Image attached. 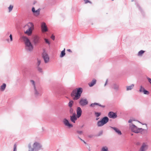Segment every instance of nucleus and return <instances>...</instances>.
Listing matches in <instances>:
<instances>
[{
	"instance_id": "obj_1",
	"label": "nucleus",
	"mask_w": 151,
	"mask_h": 151,
	"mask_svg": "<svg viewBox=\"0 0 151 151\" xmlns=\"http://www.w3.org/2000/svg\"><path fill=\"white\" fill-rule=\"evenodd\" d=\"M20 39L22 40L24 42L26 49L29 51H32L33 47L28 38L26 36H22L20 37Z\"/></svg>"
},
{
	"instance_id": "obj_2",
	"label": "nucleus",
	"mask_w": 151,
	"mask_h": 151,
	"mask_svg": "<svg viewBox=\"0 0 151 151\" xmlns=\"http://www.w3.org/2000/svg\"><path fill=\"white\" fill-rule=\"evenodd\" d=\"M83 92L81 88H76L73 90L71 94V96L74 100H77L79 99Z\"/></svg>"
},
{
	"instance_id": "obj_3",
	"label": "nucleus",
	"mask_w": 151,
	"mask_h": 151,
	"mask_svg": "<svg viewBox=\"0 0 151 151\" xmlns=\"http://www.w3.org/2000/svg\"><path fill=\"white\" fill-rule=\"evenodd\" d=\"M24 27L25 29H26L24 32V33L29 36L31 35L34 29L33 24L31 22L28 23Z\"/></svg>"
},
{
	"instance_id": "obj_4",
	"label": "nucleus",
	"mask_w": 151,
	"mask_h": 151,
	"mask_svg": "<svg viewBox=\"0 0 151 151\" xmlns=\"http://www.w3.org/2000/svg\"><path fill=\"white\" fill-rule=\"evenodd\" d=\"M129 128L133 132L136 133H138L143 131V129L141 128H137L135 125L132 124H130Z\"/></svg>"
},
{
	"instance_id": "obj_5",
	"label": "nucleus",
	"mask_w": 151,
	"mask_h": 151,
	"mask_svg": "<svg viewBox=\"0 0 151 151\" xmlns=\"http://www.w3.org/2000/svg\"><path fill=\"white\" fill-rule=\"evenodd\" d=\"M108 121V118L107 117H105L103 118L101 121L98 122L97 125L99 127L102 126L107 122Z\"/></svg>"
},
{
	"instance_id": "obj_6",
	"label": "nucleus",
	"mask_w": 151,
	"mask_h": 151,
	"mask_svg": "<svg viewBox=\"0 0 151 151\" xmlns=\"http://www.w3.org/2000/svg\"><path fill=\"white\" fill-rule=\"evenodd\" d=\"M33 148H32L31 145H29V151H33L34 149H40L41 147V146L38 143L35 142L33 144Z\"/></svg>"
},
{
	"instance_id": "obj_7",
	"label": "nucleus",
	"mask_w": 151,
	"mask_h": 151,
	"mask_svg": "<svg viewBox=\"0 0 151 151\" xmlns=\"http://www.w3.org/2000/svg\"><path fill=\"white\" fill-rule=\"evenodd\" d=\"M79 104L82 106H84L88 103V102L87 100L85 99H81L79 101Z\"/></svg>"
},
{
	"instance_id": "obj_8",
	"label": "nucleus",
	"mask_w": 151,
	"mask_h": 151,
	"mask_svg": "<svg viewBox=\"0 0 151 151\" xmlns=\"http://www.w3.org/2000/svg\"><path fill=\"white\" fill-rule=\"evenodd\" d=\"M41 27L42 32H45L47 31V28L45 22H42L41 24Z\"/></svg>"
},
{
	"instance_id": "obj_9",
	"label": "nucleus",
	"mask_w": 151,
	"mask_h": 151,
	"mask_svg": "<svg viewBox=\"0 0 151 151\" xmlns=\"http://www.w3.org/2000/svg\"><path fill=\"white\" fill-rule=\"evenodd\" d=\"M32 10L35 16H37L39 15L40 11V9H39L35 11V8L34 7H33L32 8Z\"/></svg>"
},
{
	"instance_id": "obj_10",
	"label": "nucleus",
	"mask_w": 151,
	"mask_h": 151,
	"mask_svg": "<svg viewBox=\"0 0 151 151\" xmlns=\"http://www.w3.org/2000/svg\"><path fill=\"white\" fill-rule=\"evenodd\" d=\"M33 42L35 45H36L39 42V37L37 35H35L33 37Z\"/></svg>"
},
{
	"instance_id": "obj_11",
	"label": "nucleus",
	"mask_w": 151,
	"mask_h": 151,
	"mask_svg": "<svg viewBox=\"0 0 151 151\" xmlns=\"http://www.w3.org/2000/svg\"><path fill=\"white\" fill-rule=\"evenodd\" d=\"M63 121L64 123L65 126L68 127L69 128L73 127L72 125L70 124L69 121L66 119H64Z\"/></svg>"
},
{
	"instance_id": "obj_12",
	"label": "nucleus",
	"mask_w": 151,
	"mask_h": 151,
	"mask_svg": "<svg viewBox=\"0 0 151 151\" xmlns=\"http://www.w3.org/2000/svg\"><path fill=\"white\" fill-rule=\"evenodd\" d=\"M108 116L110 118L114 119L117 117V115L116 113L113 112H110L108 114Z\"/></svg>"
},
{
	"instance_id": "obj_13",
	"label": "nucleus",
	"mask_w": 151,
	"mask_h": 151,
	"mask_svg": "<svg viewBox=\"0 0 151 151\" xmlns=\"http://www.w3.org/2000/svg\"><path fill=\"white\" fill-rule=\"evenodd\" d=\"M43 57L44 60L45 62L46 63L49 61V57L47 54L45 53L44 52L43 54Z\"/></svg>"
},
{
	"instance_id": "obj_14",
	"label": "nucleus",
	"mask_w": 151,
	"mask_h": 151,
	"mask_svg": "<svg viewBox=\"0 0 151 151\" xmlns=\"http://www.w3.org/2000/svg\"><path fill=\"white\" fill-rule=\"evenodd\" d=\"M77 118L75 113H73L72 116H70V119L71 121L75 123V121L77 120Z\"/></svg>"
},
{
	"instance_id": "obj_15",
	"label": "nucleus",
	"mask_w": 151,
	"mask_h": 151,
	"mask_svg": "<svg viewBox=\"0 0 151 151\" xmlns=\"http://www.w3.org/2000/svg\"><path fill=\"white\" fill-rule=\"evenodd\" d=\"M76 112L77 117L78 118L81 116L82 113V110L80 107L77 108Z\"/></svg>"
},
{
	"instance_id": "obj_16",
	"label": "nucleus",
	"mask_w": 151,
	"mask_h": 151,
	"mask_svg": "<svg viewBox=\"0 0 151 151\" xmlns=\"http://www.w3.org/2000/svg\"><path fill=\"white\" fill-rule=\"evenodd\" d=\"M139 91L141 92H143L145 94H149V92L145 90L144 88H143L142 86L140 87Z\"/></svg>"
},
{
	"instance_id": "obj_17",
	"label": "nucleus",
	"mask_w": 151,
	"mask_h": 151,
	"mask_svg": "<svg viewBox=\"0 0 151 151\" xmlns=\"http://www.w3.org/2000/svg\"><path fill=\"white\" fill-rule=\"evenodd\" d=\"M147 148V146L145 144H143L139 151H145Z\"/></svg>"
},
{
	"instance_id": "obj_18",
	"label": "nucleus",
	"mask_w": 151,
	"mask_h": 151,
	"mask_svg": "<svg viewBox=\"0 0 151 151\" xmlns=\"http://www.w3.org/2000/svg\"><path fill=\"white\" fill-rule=\"evenodd\" d=\"M111 128L113 129L119 135H121L122 134V133L121 131L118 128L114 127H112Z\"/></svg>"
},
{
	"instance_id": "obj_19",
	"label": "nucleus",
	"mask_w": 151,
	"mask_h": 151,
	"mask_svg": "<svg viewBox=\"0 0 151 151\" xmlns=\"http://www.w3.org/2000/svg\"><path fill=\"white\" fill-rule=\"evenodd\" d=\"M95 106H100L104 107V106L101 105L100 104H99V103H92L90 105V106L92 107H94Z\"/></svg>"
},
{
	"instance_id": "obj_20",
	"label": "nucleus",
	"mask_w": 151,
	"mask_h": 151,
	"mask_svg": "<svg viewBox=\"0 0 151 151\" xmlns=\"http://www.w3.org/2000/svg\"><path fill=\"white\" fill-rule=\"evenodd\" d=\"M96 82V80L95 79H93L92 81L89 83V85L90 86H93L94 84H95Z\"/></svg>"
},
{
	"instance_id": "obj_21",
	"label": "nucleus",
	"mask_w": 151,
	"mask_h": 151,
	"mask_svg": "<svg viewBox=\"0 0 151 151\" xmlns=\"http://www.w3.org/2000/svg\"><path fill=\"white\" fill-rule=\"evenodd\" d=\"M6 87V84L5 83H3L2 85L0 87V90L1 91H4Z\"/></svg>"
},
{
	"instance_id": "obj_22",
	"label": "nucleus",
	"mask_w": 151,
	"mask_h": 151,
	"mask_svg": "<svg viewBox=\"0 0 151 151\" xmlns=\"http://www.w3.org/2000/svg\"><path fill=\"white\" fill-rule=\"evenodd\" d=\"M134 86V85L133 84H132L131 86H127V91L131 90L132 89Z\"/></svg>"
},
{
	"instance_id": "obj_23",
	"label": "nucleus",
	"mask_w": 151,
	"mask_h": 151,
	"mask_svg": "<svg viewBox=\"0 0 151 151\" xmlns=\"http://www.w3.org/2000/svg\"><path fill=\"white\" fill-rule=\"evenodd\" d=\"M65 49L64 48L63 50L61 51L60 55V57H63L65 55Z\"/></svg>"
},
{
	"instance_id": "obj_24",
	"label": "nucleus",
	"mask_w": 151,
	"mask_h": 151,
	"mask_svg": "<svg viewBox=\"0 0 151 151\" xmlns=\"http://www.w3.org/2000/svg\"><path fill=\"white\" fill-rule=\"evenodd\" d=\"M119 87V86L116 84H114L113 86V88L116 90L118 89Z\"/></svg>"
},
{
	"instance_id": "obj_25",
	"label": "nucleus",
	"mask_w": 151,
	"mask_h": 151,
	"mask_svg": "<svg viewBox=\"0 0 151 151\" xmlns=\"http://www.w3.org/2000/svg\"><path fill=\"white\" fill-rule=\"evenodd\" d=\"M145 51H143L142 50H141L140 51H139L138 53V56H141L142 55L144 52Z\"/></svg>"
},
{
	"instance_id": "obj_26",
	"label": "nucleus",
	"mask_w": 151,
	"mask_h": 151,
	"mask_svg": "<svg viewBox=\"0 0 151 151\" xmlns=\"http://www.w3.org/2000/svg\"><path fill=\"white\" fill-rule=\"evenodd\" d=\"M73 101H72V100L70 101L68 103L69 106L70 107H71L73 106Z\"/></svg>"
},
{
	"instance_id": "obj_27",
	"label": "nucleus",
	"mask_w": 151,
	"mask_h": 151,
	"mask_svg": "<svg viewBox=\"0 0 151 151\" xmlns=\"http://www.w3.org/2000/svg\"><path fill=\"white\" fill-rule=\"evenodd\" d=\"M108 148L106 147H103L101 150V151H108Z\"/></svg>"
},
{
	"instance_id": "obj_28",
	"label": "nucleus",
	"mask_w": 151,
	"mask_h": 151,
	"mask_svg": "<svg viewBox=\"0 0 151 151\" xmlns=\"http://www.w3.org/2000/svg\"><path fill=\"white\" fill-rule=\"evenodd\" d=\"M13 7V6L12 5H10L9 7L8 8V9H9V12H10L12 9Z\"/></svg>"
},
{
	"instance_id": "obj_29",
	"label": "nucleus",
	"mask_w": 151,
	"mask_h": 151,
	"mask_svg": "<svg viewBox=\"0 0 151 151\" xmlns=\"http://www.w3.org/2000/svg\"><path fill=\"white\" fill-rule=\"evenodd\" d=\"M34 89H35V95H36V96H37L40 94V93L37 91L36 88H34Z\"/></svg>"
},
{
	"instance_id": "obj_30",
	"label": "nucleus",
	"mask_w": 151,
	"mask_h": 151,
	"mask_svg": "<svg viewBox=\"0 0 151 151\" xmlns=\"http://www.w3.org/2000/svg\"><path fill=\"white\" fill-rule=\"evenodd\" d=\"M37 70H38L40 72H42V69L40 68V67H39V66L37 67Z\"/></svg>"
},
{
	"instance_id": "obj_31",
	"label": "nucleus",
	"mask_w": 151,
	"mask_h": 151,
	"mask_svg": "<svg viewBox=\"0 0 151 151\" xmlns=\"http://www.w3.org/2000/svg\"><path fill=\"white\" fill-rule=\"evenodd\" d=\"M31 82L32 83V84L33 85L34 87V88H35L36 87H35V81H33V80H31Z\"/></svg>"
},
{
	"instance_id": "obj_32",
	"label": "nucleus",
	"mask_w": 151,
	"mask_h": 151,
	"mask_svg": "<svg viewBox=\"0 0 151 151\" xmlns=\"http://www.w3.org/2000/svg\"><path fill=\"white\" fill-rule=\"evenodd\" d=\"M95 114L97 117H99L100 115V113L98 112H95Z\"/></svg>"
},
{
	"instance_id": "obj_33",
	"label": "nucleus",
	"mask_w": 151,
	"mask_h": 151,
	"mask_svg": "<svg viewBox=\"0 0 151 151\" xmlns=\"http://www.w3.org/2000/svg\"><path fill=\"white\" fill-rule=\"evenodd\" d=\"M17 145L15 144L14 145V150L13 151H17Z\"/></svg>"
},
{
	"instance_id": "obj_34",
	"label": "nucleus",
	"mask_w": 151,
	"mask_h": 151,
	"mask_svg": "<svg viewBox=\"0 0 151 151\" xmlns=\"http://www.w3.org/2000/svg\"><path fill=\"white\" fill-rule=\"evenodd\" d=\"M44 40H45V41L46 42V43L47 44H48L49 45L50 44V42L47 39H45Z\"/></svg>"
},
{
	"instance_id": "obj_35",
	"label": "nucleus",
	"mask_w": 151,
	"mask_h": 151,
	"mask_svg": "<svg viewBox=\"0 0 151 151\" xmlns=\"http://www.w3.org/2000/svg\"><path fill=\"white\" fill-rule=\"evenodd\" d=\"M41 63V61L39 59H37V65L39 66V65Z\"/></svg>"
},
{
	"instance_id": "obj_36",
	"label": "nucleus",
	"mask_w": 151,
	"mask_h": 151,
	"mask_svg": "<svg viewBox=\"0 0 151 151\" xmlns=\"http://www.w3.org/2000/svg\"><path fill=\"white\" fill-rule=\"evenodd\" d=\"M77 133L80 134H81L83 133V132L81 131H77Z\"/></svg>"
},
{
	"instance_id": "obj_37",
	"label": "nucleus",
	"mask_w": 151,
	"mask_h": 151,
	"mask_svg": "<svg viewBox=\"0 0 151 151\" xmlns=\"http://www.w3.org/2000/svg\"><path fill=\"white\" fill-rule=\"evenodd\" d=\"M84 1L85 2V4H87L88 3H91V2H90L88 0H84Z\"/></svg>"
},
{
	"instance_id": "obj_38",
	"label": "nucleus",
	"mask_w": 151,
	"mask_h": 151,
	"mask_svg": "<svg viewBox=\"0 0 151 151\" xmlns=\"http://www.w3.org/2000/svg\"><path fill=\"white\" fill-rule=\"evenodd\" d=\"M70 113H73V109L71 107H70Z\"/></svg>"
},
{
	"instance_id": "obj_39",
	"label": "nucleus",
	"mask_w": 151,
	"mask_h": 151,
	"mask_svg": "<svg viewBox=\"0 0 151 151\" xmlns=\"http://www.w3.org/2000/svg\"><path fill=\"white\" fill-rule=\"evenodd\" d=\"M9 37L10 38V41H12V35L11 34L9 36Z\"/></svg>"
},
{
	"instance_id": "obj_40",
	"label": "nucleus",
	"mask_w": 151,
	"mask_h": 151,
	"mask_svg": "<svg viewBox=\"0 0 151 151\" xmlns=\"http://www.w3.org/2000/svg\"><path fill=\"white\" fill-rule=\"evenodd\" d=\"M51 38L53 40H54L55 38V37L54 35H52L51 37Z\"/></svg>"
},
{
	"instance_id": "obj_41",
	"label": "nucleus",
	"mask_w": 151,
	"mask_h": 151,
	"mask_svg": "<svg viewBox=\"0 0 151 151\" xmlns=\"http://www.w3.org/2000/svg\"><path fill=\"white\" fill-rule=\"evenodd\" d=\"M79 139H80L85 144L86 143V142H85V141L84 140H83L82 139H81V138H79Z\"/></svg>"
},
{
	"instance_id": "obj_42",
	"label": "nucleus",
	"mask_w": 151,
	"mask_h": 151,
	"mask_svg": "<svg viewBox=\"0 0 151 151\" xmlns=\"http://www.w3.org/2000/svg\"><path fill=\"white\" fill-rule=\"evenodd\" d=\"M67 51H69V52H71V50L70 49H68L67 50Z\"/></svg>"
},
{
	"instance_id": "obj_43",
	"label": "nucleus",
	"mask_w": 151,
	"mask_h": 151,
	"mask_svg": "<svg viewBox=\"0 0 151 151\" xmlns=\"http://www.w3.org/2000/svg\"><path fill=\"white\" fill-rule=\"evenodd\" d=\"M132 120L130 119L129 121L128 122L129 123H131L132 122Z\"/></svg>"
},
{
	"instance_id": "obj_44",
	"label": "nucleus",
	"mask_w": 151,
	"mask_h": 151,
	"mask_svg": "<svg viewBox=\"0 0 151 151\" xmlns=\"http://www.w3.org/2000/svg\"><path fill=\"white\" fill-rule=\"evenodd\" d=\"M107 81H106V83H105V85H106V84L107 83Z\"/></svg>"
},
{
	"instance_id": "obj_45",
	"label": "nucleus",
	"mask_w": 151,
	"mask_h": 151,
	"mask_svg": "<svg viewBox=\"0 0 151 151\" xmlns=\"http://www.w3.org/2000/svg\"><path fill=\"white\" fill-rule=\"evenodd\" d=\"M99 119V118H97L96 119V120H98Z\"/></svg>"
},
{
	"instance_id": "obj_46",
	"label": "nucleus",
	"mask_w": 151,
	"mask_h": 151,
	"mask_svg": "<svg viewBox=\"0 0 151 151\" xmlns=\"http://www.w3.org/2000/svg\"><path fill=\"white\" fill-rule=\"evenodd\" d=\"M89 137H91V136H89Z\"/></svg>"
}]
</instances>
